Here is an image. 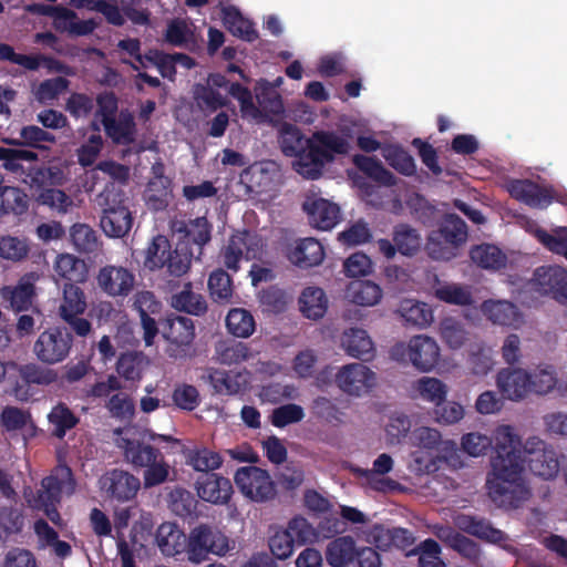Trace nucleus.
I'll list each match as a JSON object with an SVG mask.
<instances>
[{
  "label": "nucleus",
  "instance_id": "79ce46f5",
  "mask_svg": "<svg viewBox=\"0 0 567 567\" xmlns=\"http://www.w3.org/2000/svg\"><path fill=\"white\" fill-rule=\"evenodd\" d=\"M392 240L398 251L408 257L420 250L422 241L420 233L408 224H399L393 228Z\"/></svg>",
  "mask_w": 567,
  "mask_h": 567
},
{
  "label": "nucleus",
  "instance_id": "58836bf2",
  "mask_svg": "<svg viewBox=\"0 0 567 567\" xmlns=\"http://www.w3.org/2000/svg\"><path fill=\"white\" fill-rule=\"evenodd\" d=\"M3 176L0 174V217L7 214L21 215L28 209V197L18 187L3 186Z\"/></svg>",
  "mask_w": 567,
  "mask_h": 567
},
{
  "label": "nucleus",
  "instance_id": "7c9ffc66",
  "mask_svg": "<svg viewBox=\"0 0 567 567\" xmlns=\"http://www.w3.org/2000/svg\"><path fill=\"white\" fill-rule=\"evenodd\" d=\"M251 355L249 347L235 339L220 340L215 346V359L224 365L240 364Z\"/></svg>",
  "mask_w": 567,
  "mask_h": 567
},
{
  "label": "nucleus",
  "instance_id": "c9c22d12",
  "mask_svg": "<svg viewBox=\"0 0 567 567\" xmlns=\"http://www.w3.org/2000/svg\"><path fill=\"white\" fill-rule=\"evenodd\" d=\"M197 258V252L188 241H178L174 250H169L165 260L167 271L175 277L185 275L189 268L192 260Z\"/></svg>",
  "mask_w": 567,
  "mask_h": 567
},
{
  "label": "nucleus",
  "instance_id": "c756f323",
  "mask_svg": "<svg viewBox=\"0 0 567 567\" xmlns=\"http://www.w3.org/2000/svg\"><path fill=\"white\" fill-rule=\"evenodd\" d=\"M355 542L351 536H341L331 540L326 549V559L331 567H346L354 560Z\"/></svg>",
  "mask_w": 567,
  "mask_h": 567
},
{
  "label": "nucleus",
  "instance_id": "7ed1b4c3",
  "mask_svg": "<svg viewBox=\"0 0 567 567\" xmlns=\"http://www.w3.org/2000/svg\"><path fill=\"white\" fill-rule=\"evenodd\" d=\"M230 549L229 538L208 524L197 525L187 536V558L194 564L207 560L209 555L225 556Z\"/></svg>",
  "mask_w": 567,
  "mask_h": 567
},
{
  "label": "nucleus",
  "instance_id": "4468645a",
  "mask_svg": "<svg viewBox=\"0 0 567 567\" xmlns=\"http://www.w3.org/2000/svg\"><path fill=\"white\" fill-rule=\"evenodd\" d=\"M195 486L199 498L214 505L228 504L234 493L230 480L216 473L199 475Z\"/></svg>",
  "mask_w": 567,
  "mask_h": 567
},
{
  "label": "nucleus",
  "instance_id": "ea45409f",
  "mask_svg": "<svg viewBox=\"0 0 567 567\" xmlns=\"http://www.w3.org/2000/svg\"><path fill=\"white\" fill-rule=\"evenodd\" d=\"M482 311L488 320L501 326H511L517 321V307L506 300H486L482 305Z\"/></svg>",
  "mask_w": 567,
  "mask_h": 567
},
{
  "label": "nucleus",
  "instance_id": "f257e3e1",
  "mask_svg": "<svg viewBox=\"0 0 567 567\" xmlns=\"http://www.w3.org/2000/svg\"><path fill=\"white\" fill-rule=\"evenodd\" d=\"M494 454L491 458L492 477L486 485L493 502L501 506L518 507L527 499L529 491L523 481L525 470V450L509 425L498 426L495 431Z\"/></svg>",
  "mask_w": 567,
  "mask_h": 567
},
{
  "label": "nucleus",
  "instance_id": "37998d69",
  "mask_svg": "<svg viewBox=\"0 0 567 567\" xmlns=\"http://www.w3.org/2000/svg\"><path fill=\"white\" fill-rule=\"evenodd\" d=\"M382 155L388 164L398 173L404 176H413L416 173V165L413 156L400 145H386Z\"/></svg>",
  "mask_w": 567,
  "mask_h": 567
},
{
  "label": "nucleus",
  "instance_id": "f8f14e48",
  "mask_svg": "<svg viewBox=\"0 0 567 567\" xmlns=\"http://www.w3.org/2000/svg\"><path fill=\"white\" fill-rule=\"evenodd\" d=\"M334 382L342 392L360 396L374 386L375 373L362 363H349L334 374Z\"/></svg>",
  "mask_w": 567,
  "mask_h": 567
},
{
  "label": "nucleus",
  "instance_id": "69168bd1",
  "mask_svg": "<svg viewBox=\"0 0 567 567\" xmlns=\"http://www.w3.org/2000/svg\"><path fill=\"white\" fill-rule=\"evenodd\" d=\"M172 399L177 408L185 411H194L200 403V395L196 386L186 383L176 385Z\"/></svg>",
  "mask_w": 567,
  "mask_h": 567
},
{
  "label": "nucleus",
  "instance_id": "f3484780",
  "mask_svg": "<svg viewBox=\"0 0 567 567\" xmlns=\"http://www.w3.org/2000/svg\"><path fill=\"white\" fill-rule=\"evenodd\" d=\"M99 287L110 296L126 297L135 284V276L128 269L116 266L102 267L97 275Z\"/></svg>",
  "mask_w": 567,
  "mask_h": 567
},
{
  "label": "nucleus",
  "instance_id": "6e6d98bb",
  "mask_svg": "<svg viewBox=\"0 0 567 567\" xmlns=\"http://www.w3.org/2000/svg\"><path fill=\"white\" fill-rule=\"evenodd\" d=\"M221 463V456L206 447L192 450L187 454V464L203 474L212 473L210 471L219 468Z\"/></svg>",
  "mask_w": 567,
  "mask_h": 567
},
{
  "label": "nucleus",
  "instance_id": "9b49d317",
  "mask_svg": "<svg viewBox=\"0 0 567 567\" xmlns=\"http://www.w3.org/2000/svg\"><path fill=\"white\" fill-rule=\"evenodd\" d=\"M525 453L528 454L526 463L529 471L544 480L555 478L559 472L558 454L553 446L534 436L525 444Z\"/></svg>",
  "mask_w": 567,
  "mask_h": 567
},
{
  "label": "nucleus",
  "instance_id": "a19ab883",
  "mask_svg": "<svg viewBox=\"0 0 567 567\" xmlns=\"http://www.w3.org/2000/svg\"><path fill=\"white\" fill-rule=\"evenodd\" d=\"M61 493L62 482L56 476L50 475L41 481V488L31 497H28V503L35 509L56 505L60 502Z\"/></svg>",
  "mask_w": 567,
  "mask_h": 567
},
{
  "label": "nucleus",
  "instance_id": "20e7f679",
  "mask_svg": "<svg viewBox=\"0 0 567 567\" xmlns=\"http://www.w3.org/2000/svg\"><path fill=\"white\" fill-rule=\"evenodd\" d=\"M262 237L256 231L248 229L235 231L228 243L220 250V259L224 267L236 274L240 269L241 259L260 260L265 250Z\"/></svg>",
  "mask_w": 567,
  "mask_h": 567
},
{
  "label": "nucleus",
  "instance_id": "49530a36",
  "mask_svg": "<svg viewBox=\"0 0 567 567\" xmlns=\"http://www.w3.org/2000/svg\"><path fill=\"white\" fill-rule=\"evenodd\" d=\"M226 327L233 336L248 338L254 333L256 323L252 315L248 310L234 308L229 310L226 317Z\"/></svg>",
  "mask_w": 567,
  "mask_h": 567
},
{
  "label": "nucleus",
  "instance_id": "a18cd8bd",
  "mask_svg": "<svg viewBox=\"0 0 567 567\" xmlns=\"http://www.w3.org/2000/svg\"><path fill=\"white\" fill-rule=\"evenodd\" d=\"M37 159L38 154L32 151L0 146L1 167L16 176H22L24 174L23 162H33Z\"/></svg>",
  "mask_w": 567,
  "mask_h": 567
},
{
  "label": "nucleus",
  "instance_id": "39448f33",
  "mask_svg": "<svg viewBox=\"0 0 567 567\" xmlns=\"http://www.w3.org/2000/svg\"><path fill=\"white\" fill-rule=\"evenodd\" d=\"M161 332L167 341L166 353L175 360L192 357L194 350L195 324L184 316H167L161 322Z\"/></svg>",
  "mask_w": 567,
  "mask_h": 567
},
{
  "label": "nucleus",
  "instance_id": "dca6fc26",
  "mask_svg": "<svg viewBox=\"0 0 567 567\" xmlns=\"http://www.w3.org/2000/svg\"><path fill=\"white\" fill-rule=\"evenodd\" d=\"M101 483L107 495L118 502L133 499L141 487V482L136 476L117 468L102 477Z\"/></svg>",
  "mask_w": 567,
  "mask_h": 567
},
{
  "label": "nucleus",
  "instance_id": "393cba45",
  "mask_svg": "<svg viewBox=\"0 0 567 567\" xmlns=\"http://www.w3.org/2000/svg\"><path fill=\"white\" fill-rule=\"evenodd\" d=\"M342 347L348 355L363 361H369L374 355V344L363 329L350 328L344 331Z\"/></svg>",
  "mask_w": 567,
  "mask_h": 567
},
{
  "label": "nucleus",
  "instance_id": "338daca9",
  "mask_svg": "<svg viewBox=\"0 0 567 567\" xmlns=\"http://www.w3.org/2000/svg\"><path fill=\"white\" fill-rule=\"evenodd\" d=\"M37 202L40 205L55 209L58 213H66L69 207H71L73 204L70 196L58 188H43L39 193Z\"/></svg>",
  "mask_w": 567,
  "mask_h": 567
},
{
  "label": "nucleus",
  "instance_id": "aec40b11",
  "mask_svg": "<svg viewBox=\"0 0 567 567\" xmlns=\"http://www.w3.org/2000/svg\"><path fill=\"white\" fill-rule=\"evenodd\" d=\"M154 540L164 556L174 557L187 553V536L175 523L161 524L154 534Z\"/></svg>",
  "mask_w": 567,
  "mask_h": 567
},
{
  "label": "nucleus",
  "instance_id": "09e8293b",
  "mask_svg": "<svg viewBox=\"0 0 567 567\" xmlns=\"http://www.w3.org/2000/svg\"><path fill=\"white\" fill-rule=\"evenodd\" d=\"M146 364V358L142 352H125L116 362V371L120 377L128 381H138L142 378Z\"/></svg>",
  "mask_w": 567,
  "mask_h": 567
},
{
  "label": "nucleus",
  "instance_id": "2eb2a0df",
  "mask_svg": "<svg viewBox=\"0 0 567 567\" xmlns=\"http://www.w3.org/2000/svg\"><path fill=\"white\" fill-rule=\"evenodd\" d=\"M502 395L511 401L524 400L530 393L529 372L522 368H504L496 377Z\"/></svg>",
  "mask_w": 567,
  "mask_h": 567
},
{
  "label": "nucleus",
  "instance_id": "8fccbe9b",
  "mask_svg": "<svg viewBox=\"0 0 567 567\" xmlns=\"http://www.w3.org/2000/svg\"><path fill=\"white\" fill-rule=\"evenodd\" d=\"M172 246L164 235L155 236L145 250L144 266L154 271L165 267V260Z\"/></svg>",
  "mask_w": 567,
  "mask_h": 567
},
{
  "label": "nucleus",
  "instance_id": "5701e85b",
  "mask_svg": "<svg viewBox=\"0 0 567 567\" xmlns=\"http://www.w3.org/2000/svg\"><path fill=\"white\" fill-rule=\"evenodd\" d=\"M35 274L24 275L13 288H4L2 296L9 300L10 307L14 312L28 311L32 308L35 297L34 281Z\"/></svg>",
  "mask_w": 567,
  "mask_h": 567
},
{
  "label": "nucleus",
  "instance_id": "5fc2aeb1",
  "mask_svg": "<svg viewBox=\"0 0 567 567\" xmlns=\"http://www.w3.org/2000/svg\"><path fill=\"white\" fill-rule=\"evenodd\" d=\"M19 375L25 384L50 385L58 381V372L37 363H27L19 368Z\"/></svg>",
  "mask_w": 567,
  "mask_h": 567
},
{
  "label": "nucleus",
  "instance_id": "1a4fd4ad",
  "mask_svg": "<svg viewBox=\"0 0 567 567\" xmlns=\"http://www.w3.org/2000/svg\"><path fill=\"white\" fill-rule=\"evenodd\" d=\"M73 346V336L62 327L42 331L33 344V353L42 363L55 364L65 360Z\"/></svg>",
  "mask_w": 567,
  "mask_h": 567
},
{
  "label": "nucleus",
  "instance_id": "c03bdc74",
  "mask_svg": "<svg viewBox=\"0 0 567 567\" xmlns=\"http://www.w3.org/2000/svg\"><path fill=\"white\" fill-rule=\"evenodd\" d=\"M164 40L173 47L188 50L196 43L194 31L183 19H173L168 22Z\"/></svg>",
  "mask_w": 567,
  "mask_h": 567
},
{
  "label": "nucleus",
  "instance_id": "b1692460",
  "mask_svg": "<svg viewBox=\"0 0 567 567\" xmlns=\"http://www.w3.org/2000/svg\"><path fill=\"white\" fill-rule=\"evenodd\" d=\"M288 258L299 268L308 269L322 262L324 249L319 240L311 237L303 238L297 243Z\"/></svg>",
  "mask_w": 567,
  "mask_h": 567
},
{
  "label": "nucleus",
  "instance_id": "ddd939ff",
  "mask_svg": "<svg viewBox=\"0 0 567 567\" xmlns=\"http://www.w3.org/2000/svg\"><path fill=\"white\" fill-rule=\"evenodd\" d=\"M537 291L550 296L560 303L567 302V270L560 266H542L533 275Z\"/></svg>",
  "mask_w": 567,
  "mask_h": 567
},
{
  "label": "nucleus",
  "instance_id": "c85d7f7f",
  "mask_svg": "<svg viewBox=\"0 0 567 567\" xmlns=\"http://www.w3.org/2000/svg\"><path fill=\"white\" fill-rule=\"evenodd\" d=\"M221 12L224 25L233 35L247 42H254L258 39V32L256 31L254 23L244 18L236 7H226Z\"/></svg>",
  "mask_w": 567,
  "mask_h": 567
},
{
  "label": "nucleus",
  "instance_id": "4c0bfd02",
  "mask_svg": "<svg viewBox=\"0 0 567 567\" xmlns=\"http://www.w3.org/2000/svg\"><path fill=\"white\" fill-rule=\"evenodd\" d=\"M458 527L465 533L481 539L497 543L504 539L502 530L494 528L489 522L473 516H460Z\"/></svg>",
  "mask_w": 567,
  "mask_h": 567
},
{
  "label": "nucleus",
  "instance_id": "f03ea898",
  "mask_svg": "<svg viewBox=\"0 0 567 567\" xmlns=\"http://www.w3.org/2000/svg\"><path fill=\"white\" fill-rule=\"evenodd\" d=\"M279 145L286 156L295 157L293 169L307 179H318L337 155H346L348 140L332 131H317L306 137L300 128L285 123L279 131Z\"/></svg>",
  "mask_w": 567,
  "mask_h": 567
},
{
  "label": "nucleus",
  "instance_id": "9d476101",
  "mask_svg": "<svg viewBox=\"0 0 567 567\" xmlns=\"http://www.w3.org/2000/svg\"><path fill=\"white\" fill-rule=\"evenodd\" d=\"M84 291L73 282H66L63 287V298L59 306V316L66 322L72 331L85 338L92 331L91 322L81 316L86 310Z\"/></svg>",
  "mask_w": 567,
  "mask_h": 567
},
{
  "label": "nucleus",
  "instance_id": "de8ad7c7",
  "mask_svg": "<svg viewBox=\"0 0 567 567\" xmlns=\"http://www.w3.org/2000/svg\"><path fill=\"white\" fill-rule=\"evenodd\" d=\"M207 285L214 301L220 303L230 301L233 297V279L225 269L218 268L212 271Z\"/></svg>",
  "mask_w": 567,
  "mask_h": 567
},
{
  "label": "nucleus",
  "instance_id": "bf43d9fd",
  "mask_svg": "<svg viewBox=\"0 0 567 567\" xmlns=\"http://www.w3.org/2000/svg\"><path fill=\"white\" fill-rule=\"evenodd\" d=\"M434 296L450 305L470 306L473 302L472 292L467 287L456 284H444L435 289Z\"/></svg>",
  "mask_w": 567,
  "mask_h": 567
},
{
  "label": "nucleus",
  "instance_id": "603ef678",
  "mask_svg": "<svg viewBox=\"0 0 567 567\" xmlns=\"http://www.w3.org/2000/svg\"><path fill=\"white\" fill-rule=\"evenodd\" d=\"M256 97L258 104L265 112L272 115H280L284 112L281 95L270 82L266 80L258 82L256 87Z\"/></svg>",
  "mask_w": 567,
  "mask_h": 567
},
{
  "label": "nucleus",
  "instance_id": "052dcab7",
  "mask_svg": "<svg viewBox=\"0 0 567 567\" xmlns=\"http://www.w3.org/2000/svg\"><path fill=\"white\" fill-rule=\"evenodd\" d=\"M49 421L54 425L53 434L58 439H63L66 431L73 429L79 423L75 414L63 403L58 404L49 414Z\"/></svg>",
  "mask_w": 567,
  "mask_h": 567
},
{
  "label": "nucleus",
  "instance_id": "3c124183",
  "mask_svg": "<svg viewBox=\"0 0 567 567\" xmlns=\"http://www.w3.org/2000/svg\"><path fill=\"white\" fill-rule=\"evenodd\" d=\"M530 393L545 395L557 384L556 370L550 364L538 365L529 373Z\"/></svg>",
  "mask_w": 567,
  "mask_h": 567
},
{
  "label": "nucleus",
  "instance_id": "6ab92c4d",
  "mask_svg": "<svg viewBox=\"0 0 567 567\" xmlns=\"http://www.w3.org/2000/svg\"><path fill=\"white\" fill-rule=\"evenodd\" d=\"M106 136L115 145L128 146L136 140V123L133 113L128 109H122L117 116L103 125Z\"/></svg>",
  "mask_w": 567,
  "mask_h": 567
},
{
  "label": "nucleus",
  "instance_id": "6e6552de",
  "mask_svg": "<svg viewBox=\"0 0 567 567\" xmlns=\"http://www.w3.org/2000/svg\"><path fill=\"white\" fill-rule=\"evenodd\" d=\"M234 481L240 493L252 502L266 503L277 495L276 483L271 480L268 471L260 467H239L235 473Z\"/></svg>",
  "mask_w": 567,
  "mask_h": 567
},
{
  "label": "nucleus",
  "instance_id": "4d7b16f0",
  "mask_svg": "<svg viewBox=\"0 0 567 567\" xmlns=\"http://www.w3.org/2000/svg\"><path fill=\"white\" fill-rule=\"evenodd\" d=\"M446 540L454 550L472 564L477 565L480 563L482 553L480 546L474 540L451 528L447 529Z\"/></svg>",
  "mask_w": 567,
  "mask_h": 567
},
{
  "label": "nucleus",
  "instance_id": "cd10ccee",
  "mask_svg": "<svg viewBox=\"0 0 567 567\" xmlns=\"http://www.w3.org/2000/svg\"><path fill=\"white\" fill-rule=\"evenodd\" d=\"M434 231L457 251L468 237L466 223L456 214H445Z\"/></svg>",
  "mask_w": 567,
  "mask_h": 567
},
{
  "label": "nucleus",
  "instance_id": "a211bd4d",
  "mask_svg": "<svg viewBox=\"0 0 567 567\" xmlns=\"http://www.w3.org/2000/svg\"><path fill=\"white\" fill-rule=\"evenodd\" d=\"M511 196L533 208H545L553 202L551 192L529 179H513L508 183Z\"/></svg>",
  "mask_w": 567,
  "mask_h": 567
},
{
  "label": "nucleus",
  "instance_id": "473e14b6",
  "mask_svg": "<svg viewBox=\"0 0 567 567\" xmlns=\"http://www.w3.org/2000/svg\"><path fill=\"white\" fill-rule=\"evenodd\" d=\"M299 308L302 315L312 320L322 318L328 308L324 291L319 287H307L299 297Z\"/></svg>",
  "mask_w": 567,
  "mask_h": 567
},
{
  "label": "nucleus",
  "instance_id": "4be33fe9",
  "mask_svg": "<svg viewBox=\"0 0 567 567\" xmlns=\"http://www.w3.org/2000/svg\"><path fill=\"white\" fill-rule=\"evenodd\" d=\"M117 446L123 450L126 462L132 464L135 468H144L150 465L151 462H155L156 458H159L162 454L158 449L128 437H120L117 440Z\"/></svg>",
  "mask_w": 567,
  "mask_h": 567
},
{
  "label": "nucleus",
  "instance_id": "864d4df0",
  "mask_svg": "<svg viewBox=\"0 0 567 567\" xmlns=\"http://www.w3.org/2000/svg\"><path fill=\"white\" fill-rule=\"evenodd\" d=\"M400 312L402 318L412 326L424 328L433 320V312L424 302L405 300L401 303Z\"/></svg>",
  "mask_w": 567,
  "mask_h": 567
},
{
  "label": "nucleus",
  "instance_id": "0eeeda50",
  "mask_svg": "<svg viewBox=\"0 0 567 567\" xmlns=\"http://www.w3.org/2000/svg\"><path fill=\"white\" fill-rule=\"evenodd\" d=\"M393 360L410 361L417 370L431 371L439 362L440 348L436 341L427 336H414L409 343H395L390 351Z\"/></svg>",
  "mask_w": 567,
  "mask_h": 567
},
{
  "label": "nucleus",
  "instance_id": "bb28decb",
  "mask_svg": "<svg viewBox=\"0 0 567 567\" xmlns=\"http://www.w3.org/2000/svg\"><path fill=\"white\" fill-rule=\"evenodd\" d=\"M212 230L213 225L206 217L190 219L178 228L179 233H184V239L181 241H188L189 246L197 252V258H200L204 246L210 241Z\"/></svg>",
  "mask_w": 567,
  "mask_h": 567
},
{
  "label": "nucleus",
  "instance_id": "0e129e2a",
  "mask_svg": "<svg viewBox=\"0 0 567 567\" xmlns=\"http://www.w3.org/2000/svg\"><path fill=\"white\" fill-rule=\"evenodd\" d=\"M305 417V411L302 406L288 403L276 408L271 415L270 422L274 426L282 429L289 424L298 423Z\"/></svg>",
  "mask_w": 567,
  "mask_h": 567
},
{
  "label": "nucleus",
  "instance_id": "e433bc0d",
  "mask_svg": "<svg viewBox=\"0 0 567 567\" xmlns=\"http://www.w3.org/2000/svg\"><path fill=\"white\" fill-rule=\"evenodd\" d=\"M172 307L193 316H203L207 311L206 299L200 293L193 291L190 282H187L183 290L172 296Z\"/></svg>",
  "mask_w": 567,
  "mask_h": 567
},
{
  "label": "nucleus",
  "instance_id": "13d9d810",
  "mask_svg": "<svg viewBox=\"0 0 567 567\" xmlns=\"http://www.w3.org/2000/svg\"><path fill=\"white\" fill-rule=\"evenodd\" d=\"M70 236L79 252L91 254L99 248L96 231L86 224H74L71 227Z\"/></svg>",
  "mask_w": 567,
  "mask_h": 567
},
{
  "label": "nucleus",
  "instance_id": "2f4dec72",
  "mask_svg": "<svg viewBox=\"0 0 567 567\" xmlns=\"http://www.w3.org/2000/svg\"><path fill=\"white\" fill-rule=\"evenodd\" d=\"M355 167L361 171L369 178L384 185L394 186L396 183L395 176L386 169L381 161L377 157H371L362 154H355L352 157Z\"/></svg>",
  "mask_w": 567,
  "mask_h": 567
},
{
  "label": "nucleus",
  "instance_id": "e2e57ef3",
  "mask_svg": "<svg viewBox=\"0 0 567 567\" xmlns=\"http://www.w3.org/2000/svg\"><path fill=\"white\" fill-rule=\"evenodd\" d=\"M425 251L432 260L449 261L455 258L458 251L435 231H431L425 243Z\"/></svg>",
  "mask_w": 567,
  "mask_h": 567
},
{
  "label": "nucleus",
  "instance_id": "412c9836",
  "mask_svg": "<svg viewBox=\"0 0 567 567\" xmlns=\"http://www.w3.org/2000/svg\"><path fill=\"white\" fill-rule=\"evenodd\" d=\"M100 225L106 236L111 238H122L128 234L132 228V213L125 205H109L103 209Z\"/></svg>",
  "mask_w": 567,
  "mask_h": 567
},
{
  "label": "nucleus",
  "instance_id": "774afa93",
  "mask_svg": "<svg viewBox=\"0 0 567 567\" xmlns=\"http://www.w3.org/2000/svg\"><path fill=\"white\" fill-rule=\"evenodd\" d=\"M194 97L199 107L212 112H215L225 105V99L221 94L208 84H196Z\"/></svg>",
  "mask_w": 567,
  "mask_h": 567
},
{
  "label": "nucleus",
  "instance_id": "680f3d73",
  "mask_svg": "<svg viewBox=\"0 0 567 567\" xmlns=\"http://www.w3.org/2000/svg\"><path fill=\"white\" fill-rule=\"evenodd\" d=\"M30 246L25 238L3 236L0 238V257L11 261H21L29 255Z\"/></svg>",
  "mask_w": 567,
  "mask_h": 567
},
{
  "label": "nucleus",
  "instance_id": "72a5a7b5",
  "mask_svg": "<svg viewBox=\"0 0 567 567\" xmlns=\"http://www.w3.org/2000/svg\"><path fill=\"white\" fill-rule=\"evenodd\" d=\"M471 260L483 269L499 270L506 266V255L495 245L481 244L471 248Z\"/></svg>",
  "mask_w": 567,
  "mask_h": 567
},
{
  "label": "nucleus",
  "instance_id": "423d86ee",
  "mask_svg": "<svg viewBox=\"0 0 567 567\" xmlns=\"http://www.w3.org/2000/svg\"><path fill=\"white\" fill-rule=\"evenodd\" d=\"M317 539L316 529L301 516L289 520L286 529L277 530L269 537L268 546L271 555L280 560H286L293 553L295 545L301 546Z\"/></svg>",
  "mask_w": 567,
  "mask_h": 567
},
{
  "label": "nucleus",
  "instance_id": "a878e982",
  "mask_svg": "<svg viewBox=\"0 0 567 567\" xmlns=\"http://www.w3.org/2000/svg\"><path fill=\"white\" fill-rule=\"evenodd\" d=\"M310 221L321 230L332 229L340 220V208L324 198L316 199L310 206H305Z\"/></svg>",
  "mask_w": 567,
  "mask_h": 567
},
{
  "label": "nucleus",
  "instance_id": "f704fd0d",
  "mask_svg": "<svg viewBox=\"0 0 567 567\" xmlns=\"http://www.w3.org/2000/svg\"><path fill=\"white\" fill-rule=\"evenodd\" d=\"M382 296L381 287L371 280H357L347 288V297L359 306L372 307L380 302Z\"/></svg>",
  "mask_w": 567,
  "mask_h": 567
}]
</instances>
